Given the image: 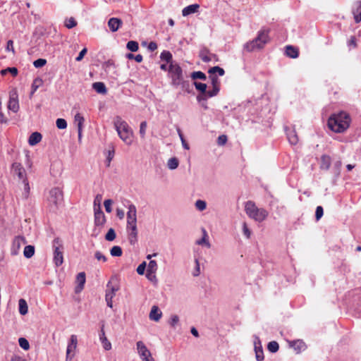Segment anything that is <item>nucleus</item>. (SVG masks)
Returning <instances> with one entry per match:
<instances>
[{"mask_svg": "<svg viewBox=\"0 0 361 361\" xmlns=\"http://www.w3.org/2000/svg\"><path fill=\"white\" fill-rule=\"evenodd\" d=\"M208 73L210 75H216V73H218L219 75L223 76L225 73V71L222 68L219 66H214L209 69Z\"/></svg>", "mask_w": 361, "mask_h": 361, "instance_id": "nucleus-34", "label": "nucleus"}, {"mask_svg": "<svg viewBox=\"0 0 361 361\" xmlns=\"http://www.w3.org/2000/svg\"><path fill=\"white\" fill-rule=\"evenodd\" d=\"M8 73H10L13 77H16L18 75V71L16 67H8L1 70L0 72L1 75H5Z\"/></svg>", "mask_w": 361, "mask_h": 361, "instance_id": "nucleus-35", "label": "nucleus"}, {"mask_svg": "<svg viewBox=\"0 0 361 361\" xmlns=\"http://www.w3.org/2000/svg\"><path fill=\"white\" fill-rule=\"evenodd\" d=\"M331 159L328 155L324 154L321 157L320 168L323 170H328L331 166Z\"/></svg>", "mask_w": 361, "mask_h": 361, "instance_id": "nucleus-24", "label": "nucleus"}, {"mask_svg": "<svg viewBox=\"0 0 361 361\" xmlns=\"http://www.w3.org/2000/svg\"><path fill=\"white\" fill-rule=\"evenodd\" d=\"M243 235L247 238H250L251 236V231L248 228L247 224L245 222H243Z\"/></svg>", "mask_w": 361, "mask_h": 361, "instance_id": "nucleus-59", "label": "nucleus"}, {"mask_svg": "<svg viewBox=\"0 0 361 361\" xmlns=\"http://www.w3.org/2000/svg\"><path fill=\"white\" fill-rule=\"evenodd\" d=\"M22 184L23 185V192L22 195L25 199H27L30 192V187L27 178H23V180H22Z\"/></svg>", "mask_w": 361, "mask_h": 361, "instance_id": "nucleus-27", "label": "nucleus"}, {"mask_svg": "<svg viewBox=\"0 0 361 361\" xmlns=\"http://www.w3.org/2000/svg\"><path fill=\"white\" fill-rule=\"evenodd\" d=\"M74 121L77 124L78 129L83 128L85 118L80 113H77L75 115Z\"/></svg>", "mask_w": 361, "mask_h": 361, "instance_id": "nucleus-33", "label": "nucleus"}, {"mask_svg": "<svg viewBox=\"0 0 361 361\" xmlns=\"http://www.w3.org/2000/svg\"><path fill=\"white\" fill-rule=\"evenodd\" d=\"M136 346L138 354L142 361H155L152 356L151 352L142 341H137L136 343Z\"/></svg>", "mask_w": 361, "mask_h": 361, "instance_id": "nucleus-10", "label": "nucleus"}, {"mask_svg": "<svg viewBox=\"0 0 361 361\" xmlns=\"http://www.w3.org/2000/svg\"><path fill=\"white\" fill-rule=\"evenodd\" d=\"M195 207L197 210L202 212L204 211L207 207V203L205 201L202 200H197L195 202Z\"/></svg>", "mask_w": 361, "mask_h": 361, "instance_id": "nucleus-46", "label": "nucleus"}, {"mask_svg": "<svg viewBox=\"0 0 361 361\" xmlns=\"http://www.w3.org/2000/svg\"><path fill=\"white\" fill-rule=\"evenodd\" d=\"M114 126L119 137L128 145L133 142V132L126 121L119 116L114 118Z\"/></svg>", "mask_w": 361, "mask_h": 361, "instance_id": "nucleus-3", "label": "nucleus"}, {"mask_svg": "<svg viewBox=\"0 0 361 361\" xmlns=\"http://www.w3.org/2000/svg\"><path fill=\"white\" fill-rule=\"evenodd\" d=\"M162 316V312L157 306H152L149 312V319L152 321L158 322Z\"/></svg>", "mask_w": 361, "mask_h": 361, "instance_id": "nucleus-19", "label": "nucleus"}, {"mask_svg": "<svg viewBox=\"0 0 361 361\" xmlns=\"http://www.w3.org/2000/svg\"><path fill=\"white\" fill-rule=\"evenodd\" d=\"M247 215L257 222H262L268 216V212L264 208H258L252 201H247L245 205Z\"/></svg>", "mask_w": 361, "mask_h": 361, "instance_id": "nucleus-5", "label": "nucleus"}, {"mask_svg": "<svg viewBox=\"0 0 361 361\" xmlns=\"http://www.w3.org/2000/svg\"><path fill=\"white\" fill-rule=\"evenodd\" d=\"M147 127V123L145 121H142L140 123L139 133H140V137L142 139H144L145 137Z\"/></svg>", "mask_w": 361, "mask_h": 361, "instance_id": "nucleus-45", "label": "nucleus"}, {"mask_svg": "<svg viewBox=\"0 0 361 361\" xmlns=\"http://www.w3.org/2000/svg\"><path fill=\"white\" fill-rule=\"evenodd\" d=\"M94 257L97 260H102V262H105L107 260V258L99 251H97L94 254Z\"/></svg>", "mask_w": 361, "mask_h": 361, "instance_id": "nucleus-64", "label": "nucleus"}, {"mask_svg": "<svg viewBox=\"0 0 361 361\" xmlns=\"http://www.w3.org/2000/svg\"><path fill=\"white\" fill-rule=\"evenodd\" d=\"M7 107L8 110L13 113H17L19 111L20 106L18 102V94L16 89H12L9 92V99L8 102Z\"/></svg>", "mask_w": 361, "mask_h": 361, "instance_id": "nucleus-9", "label": "nucleus"}, {"mask_svg": "<svg viewBox=\"0 0 361 361\" xmlns=\"http://www.w3.org/2000/svg\"><path fill=\"white\" fill-rule=\"evenodd\" d=\"M219 90L220 87H212V90L208 91L207 90V97H213L216 96L219 92Z\"/></svg>", "mask_w": 361, "mask_h": 361, "instance_id": "nucleus-58", "label": "nucleus"}, {"mask_svg": "<svg viewBox=\"0 0 361 361\" xmlns=\"http://www.w3.org/2000/svg\"><path fill=\"white\" fill-rule=\"evenodd\" d=\"M194 85L195 88L201 92H204L207 91V85L205 83H202L199 82H194Z\"/></svg>", "mask_w": 361, "mask_h": 361, "instance_id": "nucleus-51", "label": "nucleus"}, {"mask_svg": "<svg viewBox=\"0 0 361 361\" xmlns=\"http://www.w3.org/2000/svg\"><path fill=\"white\" fill-rule=\"evenodd\" d=\"M290 346L293 348L297 353L303 351L306 348L305 343L302 340H296L290 342Z\"/></svg>", "mask_w": 361, "mask_h": 361, "instance_id": "nucleus-18", "label": "nucleus"}, {"mask_svg": "<svg viewBox=\"0 0 361 361\" xmlns=\"http://www.w3.org/2000/svg\"><path fill=\"white\" fill-rule=\"evenodd\" d=\"M286 54L291 59H296L299 56L298 49L293 46L288 45L286 47Z\"/></svg>", "mask_w": 361, "mask_h": 361, "instance_id": "nucleus-22", "label": "nucleus"}, {"mask_svg": "<svg viewBox=\"0 0 361 361\" xmlns=\"http://www.w3.org/2000/svg\"><path fill=\"white\" fill-rule=\"evenodd\" d=\"M112 203H113V202L110 199L104 200V205L105 210H106V212H108V213L111 212V211H112V209H111Z\"/></svg>", "mask_w": 361, "mask_h": 361, "instance_id": "nucleus-62", "label": "nucleus"}, {"mask_svg": "<svg viewBox=\"0 0 361 361\" xmlns=\"http://www.w3.org/2000/svg\"><path fill=\"white\" fill-rule=\"evenodd\" d=\"M56 127L59 129H65L67 128V122L63 118H57L56 121Z\"/></svg>", "mask_w": 361, "mask_h": 361, "instance_id": "nucleus-49", "label": "nucleus"}, {"mask_svg": "<svg viewBox=\"0 0 361 361\" xmlns=\"http://www.w3.org/2000/svg\"><path fill=\"white\" fill-rule=\"evenodd\" d=\"M104 327V326L102 325L99 333V340L103 345V348L106 350H109L111 348V344L105 336Z\"/></svg>", "mask_w": 361, "mask_h": 361, "instance_id": "nucleus-14", "label": "nucleus"}, {"mask_svg": "<svg viewBox=\"0 0 361 361\" xmlns=\"http://www.w3.org/2000/svg\"><path fill=\"white\" fill-rule=\"evenodd\" d=\"M116 237V232L114 228H111L105 235V239L107 241H113Z\"/></svg>", "mask_w": 361, "mask_h": 361, "instance_id": "nucleus-43", "label": "nucleus"}, {"mask_svg": "<svg viewBox=\"0 0 361 361\" xmlns=\"http://www.w3.org/2000/svg\"><path fill=\"white\" fill-rule=\"evenodd\" d=\"M18 343L20 348H22L23 350H27L30 348L29 342L25 338H20L18 339Z\"/></svg>", "mask_w": 361, "mask_h": 361, "instance_id": "nucleus-47", "label": "nucleus"}, {"mask_svg": "<svg viewBox=\"0 0 361 361\" xmlns=\"http://www.w3.org/2000/svg\"><path fill=\"white\" fill-rule=\"evenodd\" d=\"M255 42L259 44L260 49L269 41V32L268 30H260L258 32L257 36L254 39Z\"/></svg>", "mask_w": 361, "mask_h": 361, "instance_id": "nucleus-11", "label": "nucleus"}, {"mask_svg": "<svg viewBox=\"0 0 361 361\" xmlns=\"http://www.w3.org/2000/svg\"><path fill=\"white\" fill-rule=\"evenodd\" d=\"M207 54H208L207 49L201 51V52L200 54V56L202 60L206 63L209 62L212 60L211 58L209 56H207Z\"/></svg>", "mask_w": 361, "mask_h": 361, "instance_id": "nucleus-55", "label": "nucleus"}, {"mask_svg": "<svg viewBox=\"0 0 361 361\" xmlns=\"http://www.w3.org/2000/svg\"><path fill=\"white\" fill-rule=\"evenodd\" d=\"M114 154H115V152H114V149L108 151V155H107V157L106 159L107 166H110L111 161H112V159L114 157Z\"/></svg>", "mask_w": 361, "mask_h": 361, "instance_id": "nucleus-61", "label": "nucleus"}, {"mask_svg": "<svg viewBox=\"0 0 361 361\" xmlns=\"http://www.w3.org/2000/svg\"><path fill=\"white\" fill-rule=\"evenodd\" d=\"M211 80L212 87H220V82L218 77L216 75H210L209 76Z\"/></svg>", "mask_w": 361, "mask_h": 361, "instance_id": "nucleus-50", "label": "nucleus"}, {"mask_svg": "<svg viewBox=\"0 0 361 361\" xmlns=\"http://www.w3.org/2000/svg\"><path fill=\"white\" fill-rule=\"evenodd\" d=\"M19 312L22 315H25L28 312V306L24 299H20L18 301Z\"/></svg>", "mask_w": 361, "mask_h": 361, "instance_id": "nucleus-30", "label": "nucleus"}, {"mask_svg": "<svg viewBox=\"0 0 361 361\" xmlns=\"http://www.w3.org/2000/svg\"><path fill=\"white\" fill-rule=\"evenodd\" d=\"M146 262H142L137 268V273L139 274V275H143L144 273H145V269H146Z\"/></svg>", "mask_w": 361, "mask_h": 361, "instance_id": "nucleus-63", "label": "nucleus"}, {"mask_svg": "<svg viewBox=\"0 0 361 361\" xmlns=\"http://www.w3.org/2000/svg\"><path fill=\"white\" fill-rule=\"evenodd\" d=\"M127 224L126 232L128 239L130 245H134L137 242V209L135 204L128 201Z\"/></svg>", "mask_w": 361, "mask_h": 361, "instance_id": "nucleus-1", "label": "nucleus"}, {"mask_svg": "<svg viewBox=\"0 0 361 361\" xmlns=\"http://www.w3.org/2000/svg\"><path fill=\"white\" fill-rule=\"evenodd\" d=\"M202 232H203L202 238L201 239L197 240L196 241V244L200 245H205L208 248H209L211 245L208 240L207 233L206 230L204 228L202 229Z\"/></svg>", "mask_w": 361, "mask_h": 361, "instance_id": "nucleus-29", "label": "nucleus"}, {"mask_svg": "<svg viewBox=\"0 0 361 361\" xmlns=\"http://www.w3.org/2000/svg\"><path fill=\"white\" fill-rule=\"evenodd\" d=\"M78 339L75 335H72L70 338L66 351L72 352L77 347Z\"/></svg>", "mask_w": 361, "mask_h": 361, "instance_id": "nucleus-28", "label": "nucleus"}, {"mask_svg": "<svg viewBox=\"0 0 361 361\" xmlns=\"http://www.w3.org/2000/svg\"><path fill=\"white\" fill-rule=\"evenodd\" d=\"M179 161L176 157H171L168 160L167 166L171 170H174L178 168Z\"/></svg>", "mask_w": 361, "mask_h": 361, "instance_id": "nucleus-32", "label": "nucleus"}, {"mask_svg": "<svg viewBox=\"0 0 361 361\" xmlns=\"http://www.w3.org/2000/svg\"><path fill=\"white\" fill-rule=\"evenodd\" d=\"M25 243L26 242H25V239L24 237L17 236L14 238V240L13 241V247H16L17 249H19L21 244H25Z\"/></svg>", "mask_w": 361, "mask_h": 361, "instance_id": "nucleus-36", "label": "nucleus"}, {"mask_svg": "<svg viewBox=\"0 0 361 361\" xmlns=\"http://www.w3.org/2000/svg\"><path fill=\"white\" fill-rule=\"evenodd\" d=\"M11 170L18 176L19 179L23 180V178H27L25 173V169L20 163H13L11 166Z\"/></svg>", "mask_w": 361, "mask_h": 361, "instance_id": "nucleus-12", "label": "nucleus"}, {"mask_svg": "<svg viewBox=\"0 0 361 361\" xmlns=\"http://www.w3.org/2000/svg\"><path fill=\"white\" fill-rule=\"evenodd\" d=\"M191 78L193 80L200 79L205 80L207 79L206 75L202 71H195L192 73Z\"/></svg>", "mask_w": 361, "mask_h": 361, "instance_id": "nucleus-39", "label": "nucleus"}, {"mask_svg": "<svg viewBox=\"0 0 361 361\" xmlns=\"http://www.w3.org/2000/svg\"><path fill=\"white\" fill-rule=\"evenodd\" d=\"M76 281L78 283V286L75 288V292L78 293L80 292L85 286L86 278H85V272H80L76 277Z\"/></svg>", "mask_w": 361, "mask_h": 361, "instance_id": "nucleus-17", "label": "nucleus"}, {"mask_svg": "<svg viewBox=\"0 0 361 361\" xmlns=\"http://www.w3.org/2000/svg\"><path fill=\"white\" fill-rule=\"evenodd\" d=\"M210 98L207 97V91L204 92H201L197 96V101L198 102H207V100Z\"/></svg>", "mask_w": 361, "mask_h": 361, "instance_id": "nucleus-60", "label": "nucleus"}, {"mask_svg": "<svg viewBox=\"0 0 361 361\" xmlns=\"http://www.w3.org/2000/svg\"><path fill=\"white\" fill-rule=\"evenodd\" d=\"M94 223L95 227L103 226L106 223V216L101 209V206L97 205V207H94ZM100 230L94 228L92 231V235L97 237L99 233Z\"/></svg>", "mask_w": 361, "mask_h": 361, "instance_id": "nucleus-8", "label": "nucleus"}, {"mask_svg": "<svg viewBox=\"0 0 361 361\" xmlns=\"http://www.w3.org/2000/svg\"><path fill=\"white\" fill-rule=\"evenodd\" d=\"M42 136L41 133L38 132L32 133L28 139V143L31 146H34L38 144L42 140Z\"/></svg>", "mask_w": 361, "mask_h": 361, "instance_id": "nucleus-23", "label": "nucleus"}, {"mask_svg": "<svg viewBox=\"0 0 361 361\" xmlns=\"http://www.w3.org/2000/svg\"><path fill=\"white\" fill-rule=\"evenodd\" d=\"M118 286L117 285H112V282L109 281L107 283V290H106L108 293H112V295H115L116 292L118 291Z\"/></svg>", "mask_w": 361, "mask_h": 361, "instance_id": "nucleus-42", "label": "nucleus"}, {"mask_svg": "<svg viewBox=\"0 0 361 361\" xmlns=\"http://www.w3.org/2000/svg\"><path fill=\"white\" fill-rule=\"evenodd\" d=\"M47 63V60L44 59H38L33 62V65L35 68H42Z\"/></svg>", "mask_w": 361, "mask_h": 361, "instance_id": "nucleus-54", "label": "nucleus"}, {"mask_svg": "<svg viewBox=\"0 0 361 361\" xmlns=\"http://www.w3.org/2000/svg\"><path fill=\"white\" fill-rule=\"evenodd\" d=\"M200 5L197 4L189 5L182 10V15L183 16H188L190 14L197 13L198 11Z\"/></svg>", "mask_w": 361, "mask_h": 361, "instance_id": "nucleus-20", "label": "nucleus"}, {"mask_svg": "<svg viewBox=\"0 0 361 361\" xmlns=\"http://www.w3.org/2000/svg\"><path fill=\"white\" fill-rule=\"evenodd\" d=\"M54 257L53 262L56 267L61 266L63 262V246L62 241L56 238L53 240Z\"/></svg>", "mask_w": 361, "mask_h": 361, "instance_id": "nucleus-7", "label": "nucleus"}, {"mask_svg": "<svg viewBox=\"0 0 361 361\" xmlns=\"http://www.w3.org/2000/svg\"><path fill=\"white\" fill-rule=\"evenodd\" d=\"M35 254V247L33 245H26L24 248L23 255L25 258H30Z\"/></svg>", "mask_w": 361, "mask_h": 361, "instance_id": "nucleus-31", "label": "nucleus"}, {"mask_svg": "<svg viewBox=\"0 0 361 361\" xmlns=\"http://www.w3.org/2000/svg\"><path fill=\"white\" fill-rule=\"evenodd\" d=\"M160 59L162 61H165L167 63H170L172 61V54L169 51H163L160 54Z\"/></svg>", "mask_w": 361, "mask_h": 361, "instance_id": "nucleus-38", "label": "nucleus"}, {"mask_svg": "<svg viewBox=\"0 0 361 361\" xmlns=\"http://www.w3.org/2000/svg\"><path fill=\"white\" fill-rule=\"evenodd\" d=\"M77 22L73 18H70L66 20L65 25L67 28L71 29L76 26Z\"/></svg>", "mask_w": 361, "mask_h": 361, "instance_id": "nucleus-53", "label": "nucleus"}, {"mask_svg": "<svg viewBox=\"0 0 361 361\" xmlns=\"http://www.w3.org/2000/svg\"><path fill=\"white\" fill-rule=\"evenodd\" d=\"M286 135L289 142L291 145H296L298 142V137L294 129H286Z\"/></svg>", "mask_w": 361, "mask_h": 361, "instance_id": "nucleus-21", "label": "nucleus"}, {"mask_svg": "<svg viewBox=\"0 0 361 361\" xmlns=\"http://www.w3.org/2000/svg\"><path fill=\"white\" fill-rule=\"evenodd\" d=\"M63 200V195L62 190L55 187L49 191L47 197V207L49 212H56L59 207L62 204Z\"/></svg>", "mask_w": 361, "mask_h": 361, "instance_id": "nucleus-4", "label": "nucleus"}, {"mask_svg": "<svg viewBox=\"0 0 361 361\" xmlns=\"http://www.w3.org/2000/svg\"><path fill=\"white\" fill-rule=\"evenodd\" d=\"M350 122L349 115L341 111L338 114H334L329 118L328 126L335 133H343L349 127Z\"/></svg>", "mask_w": 361, "mask_h": 361, "instance_id": "nucleus-2", "label": "nucleus"}, {"mask_svg": "<svg viewBox=\"0 0 361 361\" xmlns=\"http://www.w3.org/2000/svg\"><path fill=\"white\" fill-rule=\"evenodd\" d=\"M92 88L99 94H106L107 92L106 87L104 82H96L92 84Z\"/></svg>", "mask_w": 361, "mask_h": 361, "instance_id": "nucleus-25", "label": "nucleus"}, {"mask_svg": "<svg viewBox=\"0 0 361 361\" xmlns=\"http://www.w3.org/2000/svg\"><path fill=\"white\" fill-rule=\"evenodd\" d=\"M114 297V295H112V293H108L106 292L105 300L106 302L107 306L111 307V308H112V307H113L112 299H113Z\"/></svg>", "mask_w": 361, "mask_h": 361, "instance_id": "nucleus-56", "label": "nucleus"}, {"mask_svg": "<svg viewBox=\"0 0 361 361\" xmlns=\"http://www.w3.org/2000/svg\"><path fill=\"white\" fill-rule=\"evenodd\" d=\"M179 323V317L176 314H173L171 316L170 319L169 320V325L175 329L176 326Z\"/></svg>", "mask_w": 361, "mask_h": 361, "instance_id": "nucleus-40", "label": "nucleus"}, {"mask_svg": "<svg viewBox=\"0 0 361 361\" xmlns=\"http://www.w3.org/2000/svg\"><path fill=\"white\" fill-rule=\"evenodd\" d=\"M244 49L248 52L253 51L257 49H260L259 44L255 42V39H252L244 45Z\"/></svg>", "mask_w": 361, "mask_h": 361, "instance_id": "nucleus-26", "label": "nucleus"}, {"mask_svg": "<svg viewBox=\"0 0 361 361\" xmlns=\"http://www.w3.org/2000/svg\"><path fill=\"white\" fill-rule=\"evenodd\" d=\"M324 214V209L322 206H317L315 211V218L316 220H319Z\"/></svg>", "mask_w": 361, "mask_h": 361, "instance_id": "nucleus-57", "label": "nucleus"}, {"mask_svg": "<svg viewBox=\"0 0 361 361\" xmlns=\"http://www.w3.org/2000/svg\"><path fill=\"white\" fill-rule=\"evenodd\" d=\"M123 251L120 246L115 245L110 250V254L113 257H120L122 255Z\"/></svg>", "mask_w": 361, "mask_h": 361, "instance_id": "nucleus-37", "label": "nucleus"}, {"mask_svg": "<svg viewBox=\"0 0 361 361\" xmlns=\"http://www.w3.org/2000/svg\"><path fill=\"white\" fill-rule=\"evenodd\" d=\"M353 14L355 23H360L361 21V1L355 3L353 8Z\"/></svg>", "mask_w": 361, "mask_h": 361, "instance_id": "nucleus-15", "label": "nucleus"}, {"mask_svg": "<svg viewBox=\"0 0 361 361\" xmlns=\"http://www.w3.org/2000/svg\"><path fill=\"white\" fill-rule=\"evenodd\" d=\"M195 267L194 271H192V275L194 276H198L200 274V262L198 258L195 257Z\"/></svg>", "mask_w": 361, "mask_h": 361, "instance_id": "nucleus-52", "label": "nucleus"}, {"mask_svg": "<svg viewBox=\"0 0 361 361\" xmlns=\"http://www.w3.org/2000/svg\"><path fill=\"white\" fill-rule=\"evenodd\" d=\"M267 348L271 353H276L279 350V345L276 341H271L268 343Z\"/></svg>", "mask_w": 361, "mask_h": 361, "instance_id": "nucleus-44", "label": "nucleus"}, {"mask_svg": "<svg viewBox=\"0 0 361 361\" xmlns=\"http://www.w3.org/2000/svg\"><path fill=\"white\" fill-rule=\"evenodd\" d=\"M157 270V263L155 260H150L148 266L147 272H156Z\"/></svg>", "mask_w": 361, "mask_h": 361, "instance_id": "nucleus-48", "label": "nucleus"}, {"mask_svg": "<svg viewBox=\"0 0 361 361\" xmlns=\"http://www.w3.org/2000/svg\"><path fill=\"white\" fill-rule=\"evenodd\" d=\"M255 357L257 361L264 360V353L263 349L261 345V341L259 338H256L255 341Z\"/></svg>", "mask_w": 361, "mask_h": 361, "instance_id": "nucleus-13", "label": "nucleus"}, {"mask_svg": "<svg viewBox=\"0 0 361 361\" xmlns=\"http://www.w3.org/2000/svg\"><path fill=\"white\" fill-rule=\"evenodd\" d=\"M122 20L117 18H111L109 20L108 25L111 32L117 31L122 25Z\"/></svg>", "mask_w": 361, "mask_h": 361, "instance_id": "nucleus-16", "label": "nucleus"}, {"mask_svg": "<svg viewBox=\"0 0 361 361\" xmlns=\"http://www.w3.org/2000/svg\"><path fill=\"white\" fill-rule=\"evenodd\" d=\"M126 47L128 50L135 52L137 51L139 45L138 43L135 41H129L127 43Z\"/></svg>", "mask_w": 361, "mask_h": 361, "instance_id": "nucleus-41", "label": "nucleus"}, {"mask_svg": "<svg viewBox=\"0 0 361 361\" xmlns=\"http://www.w3.org/2000/svg\"><path fill=\"white\" fill-rule=\"evenodd\" d=\"M169 75L171 79V85L178 87L183 82V70L178 63L172 62L169 66Z\"/></svg>", "mask_w": 361, "mask_h": 361, "instance_id": "nucleus-6", "label": "nucleus"}]
</instances>
